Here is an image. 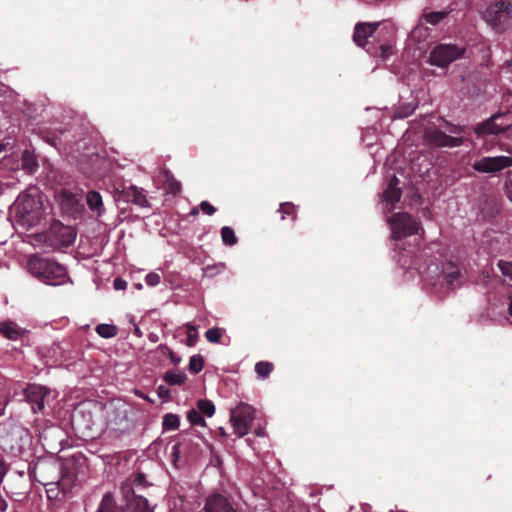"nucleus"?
<instances>
[{
    "label": "nucleus",
    "instance_id": "56",
    "mask_svg": "<svg viewBox=\"0 0 512 512\" xmlns=\"http://www.w3.org/2000/svg\"><path fill=\"white\" fill-rule=\"evenodd\" d=\"M509 315L512 317V298L510 299L509 307H508Z\"/></svg>",
    "mask_w": 512,
    "mask_h": 512
},
{
    "label": "nucleus",
    "instance_id": "23",
    "mask_svg": "<svg viewBox=\"0 0 512 512\" xmlns=\"http://www.w3.org/2000/svg\"><path fill=\"white\" fill-rule=\"evenodd\" d=\"M187 376L185 373L180 371L169 370L163 375V380L171 386H181L185 383Z\"/></svg>",
    "mask_w": 512,
    "mask_h": 512
},
{
    "label": "nucleus",
    "instance_id": "13",
    "mask_svg": "<svg viewBox=\"0 0 512 512\" xmlns=\"http://www.w3.org/2000/svg\"><path fill=\"white\" fill-rule=\"evenodd\" d=\"M504 118L505 115L495 114L486 121L479 123L475 127L474 132L479 137L504 133L512 125V123H498V121L503 120Z\"/></svg>",
    "mask_w": 512,
    "mask_h": 512
},
{
    "label": "nucleus",
    "instance_id": "24",
    "mask_svg": "<svg viewBox=\"0 0 512 512\" xmlns=\"http://www.w3.org/2000/svg\"><path fill=\"white\" fill-rule=\"evenodd\" d=\"M22 169L28 173H33L38 168L37 159L33 153L28 150H24L21 157Z\"/></svg>",
    "mask_w": 512,
    "mask_h": 512
},
{
    "label": "nucleus",
    "instance_id": "7",
    "mask_svg": "<svg viewBox=\"0 0 512 512\" xmlns=\"http://www.w3.org/2000/svg\"><path fill=\"white\" fill-rule=\"evenodd\" d=\"M254 416L255 409L246 403H240L231 410L230 421L238 437H243L249 433Z\"/></svg>",
    "mask_w": 512,
    "mask_h": 512
},
{
    "label": "nucleus",
    "instance_id": "44",
    "mask_svg": "<svg viewBox=\"0 0 512 512\" xmlns=\"http://www.w3.org/2000/svg\"><path fill=\"white\" fill-rule=\"evenodd\" d=\"M505 193L508 199L512 202V170L508 171L507 179L504 185Z\"/></svg>",
    "mask_w": 512,
    "mask_h": 512
},
{
    "label": "nucleus",
    "instance_id": "43",
    "mask_svg": "<svg viewBox=\"0 0 512 512\" xmlns=\"http://www.w3.org/2000/svg\"><path fill=\"white\" fill-rule=\"evenodd\" d=\"M379 49L380 57L384 60L393 54V45L391 43H383L380 45Z\"/></svg>",
    "mask_w": 512,
    "mask_h": 512
},
{
    "label": "nucleus",
    "instance_id": "2",
    "mask_svg": "<svg viewBox=\"0 0 512 512\" xmlns=\"http://www.w3.org/2000/svg\"><path fill=\"white\" fill-rule=\"evenodd\" d=\"M27 267L34 277L47 285H63L69 279L67 270L63 265L38 255L29 257Z\"/></svg>",
    "mask_w": 512,
    "mask_h": 512
},
{
    "label": "nucleus",
    "instance_id": "45",
    "mask_svg": "<svg viewBox=\"0 0 512 512\" xmlns=\"http://www.w3.org/2000/svg\"><path fill=\"white\" fill-rule=\"evenodd\" d=\"M157 394L159 398L169 401L171 399V391L168 387L164 385H159L157 388Z\"/></svg>",
    "mask_w": 512,
    "mask_h": 512
},
{
    "label": "nucleus",
    "instance_id": "51",
    "mask_svg": "<svg viewBox=\"0 0 512 512\" xmlns=\"http://www.w3.org/2000/svg\"><path fill=\"white\" fill-rule=\"evenodd\" d=\"M184 445V442H181V443H178L176 445H174L173 447V453L174 454H177L178 453V450Z\"/></svg>",
    "mask_w": 512,
    "mask_h": 512
},
{
    "label": "nucleus",
    "instance_id": "47",
    "mask_svg": "<svg viewBox=\"0 0 512 512\" xmlns=\"http://www.w3.org/2000/svg\"><path fill=\"white\" fill-rule=\"evenodd\" d=\"M446 124H447V130L451 134H462L464 132V127L463 126L451 124V123H448V122H446Z\"/></svg>",
    "mask_w": 512,
    "mask_h": 512
},
{
    "label": "nucleus",
    "instance_id": "35",
    "mask_svg": "<svg viewBox=\"0 0 512 512\" xmlns=\"http://www.w3.org/2000/svg\"><path fill=\"white\" fill-rule=\"evenodd\" d=\"M204 367V359L201 355H193L189 360V371L197 374L199 373Z\"/></svg>",
    "mask_w": 512,
    "mask_h": 512
},
{
    "label": "nucleus",
    "instance_id": "42",
    "mask_svg": "<svg viewBox=\"0 0 512 512\" xmlns=\"http://www.w3.org/2000/svg\"><path fill=\"white\" fill-rule=\"evenodd\" d=\"M161 281V277L158 273L150 272L145 277V282L148 286H157Z\"/></svg>",
    "mask_w": 512,
    "mask_h": 512
},
{
    "label": "nucleus",
    "instance_id": "29",
    "mask_svg": "<svg viewBox=\"0 0 512 512\" xmlns=\"http://www.w3.org/2000/svg\"><path fill=\"white\" fill-rule=\"evenodd\" d=\"M95 330L103 338H113L118 334V328L112 324H99Z\"/></svg>",
    "mask_w": 512,
    "mask_h": 512
},
{
    "label": "nucleus",
    "instance_id": "27",
    "mask_svg": "<svg viewBox=\"0 0 512 512\" xmlns=\"http://www.w3.org/2000/svg\"><path fill=\"white\" fill-rule=\"evenodd\" d=\"M165 187L169 194L177 195L181 191V183L174 178L170 171L165 172Z\"/></svg>",
    "mask_w": 512,
    "mask_h": 512
},
{
    "label": "nucleus",
    "instance_id": "48",
    "mask_svg": "<svg viewBox=\"0 0 512 512\" xmlns=\"http://www.w3.org/2000/svg\"><path fill=\"white\" fill-rule=\"evenodd\" d=\"M113 286L116 290H125L127 287V282L120 277H117L113 281Z\"/></svg>",
    "mask_w": 512,
    "mask_h": 512
},
{
    "label": "nucleus",
    "instance_id": "4",
    "mask_svg": "<svg viewBox=\"0 0 512 512\" xmlns=\"http://www.w3.org/2000/svg\"><path fill=\"white\" fill-rule=\"evenodd\" d=\"M483 17L493 29L502 31L512 20V3L509 0H496L487 7Z\"/></svg>",
    "mask_w": 512,
    "mask_h": 512
},
{
    "label": "nucleus",
    "instance_id": "15",
    "mask_svg": "<svg viewBox=\"0 0 512 512\" xmlns=\"http://www.w3.org/2000/svg\"><path fill=\"white\" fill-rule=\"evenodd\" d=\"M378 27L379 23H357L354 28L353 41L357 46L365 48L368 38L373 36Z\"/></svg>",
    "mask_w": 512,
    "mask_h": 512
},
{
    "label": "nucleus",
    "instance_id": "33",
    "mask_svg": "<svg viewBox=\"0 0 512 512\" xmlns=\"http://www.w3.org/2000/svg\"><path fill=\"white\" fill-rule=\"evenodd\" d=\"M198 411L208 417L215 413V405L210 400L200 399L197 402Z\"/></svg>",
    "mask_w": 512,
    "mask_h": 512
},
{
    "label": "nucleus",
    "instance_id": "41",
    "mask_svg": "<svg viewBox=\"0 0 512 512\" xmlns=\"http://www.w3.org/2000/svg\"><path fill=\"white\" fill-rule=\"evenodd\" d=\"M187 332H188V335H187V345L188 346H194L196 344V341H197V330L196 328L193 326V325H190V324H187Z\"/></svg>",
    "mask_w": 512,
    "mask_h": 512
},
{
    "label": "nucleus",
    "instance_id": "37",
    "mask_svg": "<svg viewBox=\"0 0 512 512\" xmlns=\"http://www.w3.org/2000/svg\"><path fill=\"white\" fill-rule=\"evenodd\" d=\"M223 332H224L223 329L214 327V328L208 329L205 332V337H206L207 341H209L211 343H219L223 336Z\"/></svg>",
    "mask_w": 512,
    "mask_h": 512
},
{
    "label": "nucleus",
    "instance_id": "38",
    "mask_svg": "<svg viewBox=\"0 0 512 512\" xmlns=\"http://www.w3.org/2000/svg\"><path fill=\"white\" fill-rule=\"evenodd\" d=\"M145 481V476L143 474H138L134 478L131 489L132 497L130 499H133L135 496H140L137 494V491L144 486Z\"/></svg>",
    "mask_w": 512,
    "mask_h": 512
},
{
    "label": "nucleus",
    "instance_id": "17",
    "mask_svg": "<svg viewBox=\"0 0 512 512\" xmlns=\"http://www.w3.org/2000/svg\"><path fill=\"white\" fill-rule=\"evenodd\" d=\"M121 196L126 202H131L140 207H146L148 205V200L144 194V190L134 185L124 187L121 191Z\"/></svg>",
    "mask_w": 512,
    "mask_h": 512
},
{
    "label": "nucleus",
    "instance_id": "9",
    "mask_svg": "<svg viewBox=\"0 0 512 512\" xmlns=\"http://www.w3.org/2000/svg\"><path fill=\"white\" fill-rule=\"evenodd\" d=\"M508 167H512V153L510 156L483 157L473 164V169L481 173H496Z\"/></svg>",
    "mask_w": 512,
    "mask_h": 512
},
{
    "label": "nucleus",
    "instance_id": "25",
    "mask_svg": "<svg viewBox=\"0 0 512 512\" xmlns=\"http://www.w3.org/2000/svg\"><path fill=\"white\" fill-rule=\"evenodd\" d=\"M41 134L42 138L51 146L57 149L61 148L63 144L61 136L64 135V131H43Z\"/></svg>",
    "mask_w": 512,
    "mask_h": 512
},
{
    "label": "nucleus",
    "instance_id": "16",
    "mask_svg": "<svg viewBox=\"0 0 512 512\" xmlns=\"http://www.w3.org/2000/svg\"><path fill=\"white\" fill-rule=\"evenodd\" d=\"M108 425L116 431H124L129 427L128 411L124 407L113 408L107 417Z\"/></svg>",
    "mask_w": 512,
    "mask_h": 512
},
{
    "label": "nucleus",
    "instance_id": "3",
    "mask_svg": "<svg viewBox=\"0 0 512 512\" xmlns=\"http://www.w3.org/2000/svg\"><path fill=\"white\" fill-rule=\"evenodd\" d=\"M97 512H153L148 501L143 496H135L130 499L128 496H116L107 492L102 497Z\"/></svg>",
    "mask_w": 512,
    "mask_h": 512
},
{
    "label": "nucleus",
    "instance_id": "58",
    "mask_svg": "<svg viewBox=\"0 0 512 512\" xmlns=\"http://www.w3.org/2000/svg\"><path fill=\"white\" fill-rule=\"evenodd\" d=\"M70 236H71V239L69 241L71 242L75 239V235H72V233H71Z\"/></svg>",
    "mask_w": 512,
    "mask_h": 512
},
{
    "label": "nucleus",
    "instance_id": "11",
    "mask_svg": "<svg viewBox=\"0 0 512 512\" xmlns=\"http://www.w3.org/2000/svg\"><path fill=\"white\" fill-rule=\"evenodd\" d=\"M200 512H239L237 504L221 493H212L206 500Z\"/></svg>",
    "mask_w": 512,
    "mask_h": 512
},
{
    "label": "nucleus",
    "instance_id": "40",
    "mask_svg": "<svg viewBox=\"0 0 512 512\" xmlns=\"http://www.w3.org/2000/svg\"><path fill=\"white\" fill-rule=\"evenodd\" d=\"M498 267L504 276L512 280V261L499 260Z\"/></svg>",
    "mask_w": 512,
    "mask_h": 512
},
{
    "label": "nucleus",
    "instance_id": "18",
    "mask_svg": "<svg viewBox=\"0 0 512 512\" xmlns=\"http://www.w3.org/2000/svg\"><path fill=\"white\" fill-rule=\"evenodd\" d=\"M461 276L459 267L453 262H447L443 265L440 277L446 283V290L454 289V282Z\"/></svg>",
    "mask_w": 512,
    "mask_h": 512
},
{
    "label": "nucleus",
    "instance_id": "14",
    "mask_svg": "<svg viewBox=\"0 0 512 512\" xmlns=\"http://www.w3.org/2000/svg\"><path fill=\"white\" fill-rule=\"evenodd\" d=\"M49 393L48 388L38 384H29L24 390L25 399L31 404L34 413L44 409L45 398Z\"/></svg>",
    "mask_w": 512,
    "mask_h": 512
},
{
    "label": "nucleus",
    "instance_id": "53",
    "mask_svg": "<svg viewBox=\"0 0 512 512\" xmlns=\"http://www.w3.org/2000/svg\"><path fill=\"white\" fill-rule=\"evenodd\" d=\"M134 334L137 336V337H142V331L140 330V328L138 326H135L134 327Z\"/></svg>",
    "mask_w": 512,
    "mask_h": 512
},
{
    "label": "nucleus",
    "instance_id": "19",
    "mask_svg": "<svg viewBox=\"0 0 512 512\" xmlns=\"http://www.w3.org/2000/svg\"><path fill=\"white\" fill-rule=\"evenodd\" d=\"M27 331L13 321L0 322V335L9 340L21 339Z\"/></svg>",
    "mask_w": 512,
    "mask_h": 512
},
{
    "label": "nucleus",
    "instance_id": "22",
    "mask_svg": "<svg viewBox=\"0 0 512 512\" xmlns=\"http://www.w3.org/2000/svg\"><path fill=\"white\" fill-rule=\"evenodd\" d=\"M86 202L88 207L92 211H96L98 215H101L104 211L102 197L97 191H89L86 195Z\"/></svg>",
    "mask_w": 512,
    "mask_h": 512
},
{
    "label": "nucleus",
    "instance_id": "57",
    "mask_svg": "<svg viewBox=\"0 0 512 512\" xmlns=\"http://www.w3.org/2000/svg\"><path fill=\"white\" fill-rule=\"evenodd\" d=\"M191 213H192V214H194V215L198 214V210H197V208H193V209H192V211H191Z\"/></svg>",
    "mask_w": 512,
    "mask_h": 512
},
{
    "label": "nucleus",
    "instance_id": "6",
    "mask_svg": "<svg viewBox=\"0 0 512 512\" xmlns=\"http://www.w3.org/2000/svg\"><path fill=\"white\" fill-rule=\"evenodd\" d=\"M464 52V47L451 43H441L431 50L429 60L432 65L446 67L451 62L461 58Z\"/></svg>",
    "mask_w": 512,
    "mask_h": 512
},
{
    "label": "nucleus",
    "instance_id": "55",
    "mask_svg": "<svg viewBox=\"0 0 512 512\" xmlns=\"http://www.w3.org/2000/svg\"><path fill=\"white\" fill-rule=\"evenodd\" d=\"M219 433H220V435H221L222 437H226V436H227L226 431H225V430H224V428H222V427H220V428H219Z\"/></svg>",
    "mask_w": 512,
    "mask_h": 512
},
{
    "label": "nucleus",
    "instance_id": "52",
    "mask_svg": "<svg viewBox=\"0 0 512 512\" xmlns=\"http://www.w3.org/2000/svg\"><path fill=\"white\" fill-rule=\"evenodd\" d=\"M504 115H505V118L503 120L498 121V123H511V121L509 120L510 114L505 113Z\"/></svg>",
    "mask_w": 512,
    "mask_h": 512
},
{
    "label": "nucleus",
    "instance_id": "34",
    "mask_svg": "<svg viewBox=\"0 0 512 512\" xmlns=\"http://www.w3.org/2000/svg\"><path fill=\"white\" fill-rule=\"evenodd\" d=\"M45 486H47L46 488V494H47V497L48 499L52 500V499H57L60 492H64V489L63 487L60 489V486H62V484L58 481V482H51V483H45L44 484Z\"/></svg>",
    "mask_w": 512,
    "mask_h": 512
},
{
    "label": "nucleus",
    "instance_id": "50",
    "mask_svg": "<svg viewBox=\"0 0 512 512\" xmlns=\"http://www.w3.org/2000/svg\"><path fill=\"white\" fill-rule=\"evenodd\" d=\"M399 179L396 176H393L392 179L389 181L388 185H394L398 187Z\"/></svg>",
    "mask_w": 512,
    "mask_h": 512
},
{
    "label": "nucleus",
    "instance_id": "32",
    "mask_svg": "<svg viewBox=\"0 0 512 512\" xmlns=\"http://www.w3.org/2000/svg\"><path fill=\"white\" fill-rule=\"evenodd\" d=\"M278 212L282 214L281 219L284 220L287 217H290L292 221H294L297 217L296 207L292 203H282L278 209Z\"/></svg>",
    "mask_w": 512,
    "mask_h": 512
},
{
    "label": "nucleus",
    "instance_id": "39",
    "mask_svg": "<svg viewBox=\"0 0 512 512\" xmlns=\"http://www.w3.org/2000/svg\"><path fill=\"white\" fill-rule=\"evenodd\" d=\"M158 349L161 350L164 355H167L174 365H178L180 363L181 358L177 356L168 346L160 344Z\"/></svg>",
    "mask_w": 512,
    "mask_h": 512
},
{
    "label": "nucleus",
    "instance_id": "46",
    "mask_svg": "<svg viewBox=\"0 0 512 512\" xmlns=\"http://www.w3.org/2000/svg\"><path fill=\"white\" fill-rule=\"evenodd\" d=\"M200 208L203 213L207 215H213L216 212V208L211 205L208 201H202L200 204Z\"/></svg>",
    "mask_w": 512,
    "mask_h": 512
},
{
    "label": "nucleus",
    "instance_id": "1",
    "mask_svg": "<svg viewBox=\"0 0 512 512\" xmlns=\"http://www.w3.org/2000/svg\"><path fill=\"white\" fill-rule=\"evenodd\" d=\"M10 214L15 217L18 225L31 228L36 226L44 216L43 203L39 197L23 192L10 207Z\"/></svg>",
    "mask_w": 512,
    "mask_h": 512
},
{
    "label": "nucleus",
    "instance_id": "5",
    "mask_svg": "<svg viewBox=\"0 0 512 512\" xmlns=\"http://www.w3.org/2000/svg\"><path fill=\"white\" fill-rule=\"evenodd\" d=\"M388 223L392 231V238L395 240L417 234L421 228L420 223L405 212L394 213L388 219Z\"/></svg>",
    "mask_w": 512,
    "mask_h": 512
},
{
    "label": "nucleus",
    "instance_id": "49",
    "mask_svg": "<svg viewBox=\"0 0 512 512\" xmlns=\"http://www.w3.org/2000/svg\"><path fill=\"white\" fill-rule=\"evenodd\" d=\"M135 395H137L138 397H140L148 402H152V400L147 395H145L143 392H141L139 390H135Z\"/></svg>",
    "mask_w": 512,
    "mask_h": 512
},
{
    "label": "nucleus",
    "instance_id": "36",
    "mask_svg": "<svg viewBox=\"0 0 512 512\" xmlns=\"http://www.w3.org/2000/svg\"><path fill=\"white\" fill-rule=\"evenodd\" d=\"M187 419L191 423V425L206 426V422L202 414L196 409H191L190 411H188Z\"/></svg>",
    "mask_w": 512,
    "mask_h": 512
},
{
    "label": "nucleus",
    "instance_id": "31",
    "mask_svg": "<svg viewBox=\"0 0 512 512\" xmlns=\"http://www.w3.org/2000/svg\"><path fill=\"white\" fill-rule=\"evenodd\" d=\"M221 238L225 245L233 246L237 243L238 239L234 230L231 227L224 226L221 229Z\"/></svg>",
    "mask_w": 512,
    "mask_h": 512
},
{
    "label": "nucleus",
    "instance_id": "8",
    "mask_svg": "<svg viewBox=\"0 0 512 512\" xmlns=\"http://www.w3.org/2000/svg\"><path fill=\"white\" fill-rule=\"evenodd\" d=\"M423 138L425 142L436 148H454L464 144V137H456L446 134L439 128H425Z\"/></svg>",
    "mask_w": 512,
    "mask_h": 512
},
{
    "label": "nucleus",
    "instance_id": "30",
    "mask_svg": "<svg viewBox=\"0 0 512 512\" xmlns=\"http://www.w3.org/2000/svg\"><path fill=\"white\" fill-rule=\"evenodd\" d=\"M162 426L164 430H177L180 426L179 416L173 413L165 414Z\"/></svg>",
    "mask_w": 512,
    "mask_h": 512
},
{
    "label": "nucleus",
    "instance_id": "12",
    "mask_svg": "<svg viewBox=\"0 0 512 512\" xmlns=\"http://www.w3.org/2000/svg\"><path fill=\"white\" fill-rule=\"evenodd\" d=\"M71 422L76 430L93 437V430L96 423L92 412L86 410L84 405L75 408L71 416Z\"/></svg>",
    "mask_w": 512,
    "mask_h": 512
},
{
    "label": "nucleus",
    "instance_id": "26",
    "mask_svg": "<svg viewBox=\"0 0 512 512\" xmlns=\"http://www.w3.org/2000/svg\"><path fill=\"white\" fill-rule=\"evenodd\" d=\"M402 191L399 187L388 185L383 192L384 200L390 204H395L400 201Z\"/></svg>",
    "mask_w": 512,
    "mask_h": 512
},
{
    "label": "nucleus",
    "instance_id": "21",
    "mask_svg": "<svg viewBox=\"0 0 512 512\" xmlns=\"http://www.w3.org/2000/svg\"><path fill=\"white\" fill-rule=\"evenodd\" d=\"M9 491L16 496H23L28 491L27 479L24 472H20L9 483Z\"/></svg>",
    "mask_w": 512,
    "mask_h": 512
},
{
    "label": "nucleus",
    "instance_id": "28",
    "mask_svg": "<svg viewBox=\"0 0 512 512\" xmlns=\"http://www.w3.org/2000/svg\"><path fill=\"white\" fill-rule=\"evenodd\" d=\"M274 369V365L268 361H260L255 364V372L261 379H266L269 377L271 372Z\"/></svg>",
    "mask_w": 512,
    "mask_h": 512
},
{
    "label": "nucleus",
    "instance_id": "54",
    "mask_svg": "<svg viewBox=\"0 0 512 512\" xmlns=\"http://www.w3.org/2000/svg\"><path fill=\"white\" fill-rule=\"evenodd\" d=\"M7 508V503L4 500H0V510L4 511Z\"/></svg>",
    "mask_w": 512,
    "mask_h": 512
},
{
    "label": "nucleus",
    "instance_id": "59",
    "mask_svg": "<svg viewBox=\"0 0 512 512\" xmlns=\"http://www.w3.org/2000/svg\"><path fill=\"white\" fill-rule=\"evenodd\" d=\"M4 147L5 146L3 144H0V152L3 151Z\"/></svg>",
    "mask_w": 512,
    "mask_h": 512
},
{
    "label": "nucleus",
    "instance_id": "10",
    "mask_svg": "<svg viewBox=\"0 0 512 512\" xmlns=\"http://www.w3.org/2000/svg\"><path fill=\"white\" fill-rule=\"evenodd\" d=\"M82 198V191L71 192L63 190L57 195L62 211L73 217L80 214L83 210Z\"/></svg>",
    "mask_w": 512,
    "mask_h": 512
},
{
    "label": "nucleus",
    "instance_id": "20",
    "mask_svg": "<svg viewBox=\"0 0 512 512\" xmlns=\"http://www.w3.org/2000/svg\"><path fill=\"white\" fill-rule=\"evenodd\" d=\"M448 11H427L424 10L418 19L417 27H425V25H438L448 16Z\"/></svg>",
    "mask_w": 512,
    "mask_h": 512
}]
</instances>
